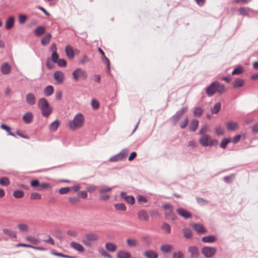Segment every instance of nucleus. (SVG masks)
I'll use <instances>...</instances> for the list:
<instances>
[{
  "instance_id": "ea45409f",
  "label": "nucleus",
  "mask_w": 258,
  "mask_h": 258,
  "mask_svg": "<svg viewBox=\"0 0 258 258\" xmlns=\"http://www.w3.org/2000/svg\"><path fill=\"white\" fill-rule=\"evenodd\" d=\"M183 236L188 239L191 238L192 236V232L189 228H184L183 229Z\"/></svg>"
},
{
  "instance_id": "f704fd0d",
  "label": "nucleus",
  "mask_w": 258,
  "mask_h": 258,
  "mask_svg": "<svg viewBox=\"0 0 258 258\" xmlns=\"http://www.w3.org/2000/svg\"><path fill=\"white\" fill-rule=\"evenodd\" d=\"M244 72L243 68L241 66L236 67L232 72V75H240Z\"/></svg>"
},
{
  "instance_id": "2eb2a0df",
  "label": "nucleus",
  "mask_w": 258,
  "mask_h": 258,
  "mask_svg": "<svg viewBox=\"0 0 258 258\" xmlns=\"http://www.w3.org/2000/svg\"><path fill=\"white\" fill-rule=\"evenodd\" d=\"M192 227L198 233L204 234L207 232L206 228L202 224L194 223Z\"/></svg>"
},
{
  "instance_id": "aec40b11",
  "label": "nucleus",
  "mask_w": 258,
  "mask_h": 258,
  "mask_svg": "<svg viewBox=\"0 0 258 258\" xmlns=\"http://www.w3.org/2000/svg\"><path fill=\"white\" fill-rule=\"evenodd\" d=\"M202 240L205 243H212L215 242L217 240V237L214 235H210L203 237Z\"/></svg>"
},
{
  "instance_id": "4c0bfd02",
  "label": "nucleus",
  "mask_w": 258,
  "mask_h": 258,
  "mask_svg": "<svg viewBox=\"0 0 258 258\" xmlns=\"http://www.w3.org/2000/svg\"><path fill=\"white\" fill-rule=\"evenodd\" d=\"M51 253L53 255L57 256L58 257H63V258H76V256H71V255L64 254L62 253L57 252H55L54 251H51Z\"/></svg>"
},
{
  "instance_id": "ddd939ff",
  "label": "nucleus",
  "mask_w": 258,
  "mask_h": 258,
  "mask_svg": "<svg viewBox=\"0 0 258 258\" xmlns=\"http://www.w3.org/2000/svg\"><path fill=\"white\" fill-rule=\"evenodd\" d=\"M54 78L59 84H62L64 80V74L60 71H56L53 75Z\"/></svg>"
},
{
  "instance_id": "4be33fe9",
  "label": "nucleus",
  "mask_w": 258,
  "mask_h": 258,
  "mask_svg": "<svg viewBox=\"0 0 258 258\" xmlns=\"http://www.w3.org/2000/svg\"><path fill=\"white\" fill-rule=\"evenodd\" d=\"M65 51H66L67 56L70 59H73L74 57V56H75L74 51L72 46H71L69 45H67L66 47V48H65Z\"/></svg>"
},
{
  "instance_id": "473e14b6",
  "label": "nucleus",
  "mask_w": 258,
  "mask_h": 258,
  "mask_svg": "<svg viewBox=\"0 0 258 258\" xmlns=\"http://www.w3.org/2000/svg\"><path fill=\"white\" fill-rule=\"evenodd\" d=\"M117 258H131L132 255L128 251H120L117 253Z\"/></svg>"
},
{
  "instance_id": "8fccbe9b",
  "label": "nucleus",
  "mask_w": 258,
  "mask_h": 258,
  "mask_svg": "<svg viewBox=\"0 0 258 258\" xmlns=\"http://www.w3.org/2000/svg\"><path fill=\"white\" fill-rule=\"evenodd\" d=\"M126 243L130 247H136L137 246V241L134 239L128 238L126 240Z\"/></svg>"
},
{
  "instance_id": "0eeeda50",
  "label": "nucleus",
  "mask_w": 258,
  "mask_h": 258,
  "mask_svg": "<svg viewBox=\"0 0 258 258\" xmlns=\"http://www.w3.org/2000/svg\"><path fill=\"white\" fill-rule=\"evenodd\" d=\"M127 155V150L126 149H123L120 153L112 156L110 159L109 161L111 162H117L120 160H123L126 158Z\"/></svg>"
},
{
  "instance_id": "774afa93",
  "label": "nucleus",
  "mask_w": 258,
  "mask_h": 258,
  "mask_svg": "<svg viewBox=\"0 0 258 258\" xmlns=\"http://www.w3.org/2000/svg\"><path fill=\"white\" fill-rule=\"evenodd\" d=\"M30 199L31 200H39L41 199V195L37 192H33L31 194Z\"/></svg>"
},
{
  "instance_id": "864d4df0",
  "label": "nucleus",
  "mask_w": 258,
  "mask_h": 258,
  "mask_svg": "<svg viewBox=\"0 0 258 258\" xmlns=\"http://www.w3.org/2000/svg\"><path fill=\"white\" fill-rule=\"evenodd\" d=\"M27 19V16L24 14H20L18 16L19 23L21 24L25 23Z\"/></svg>"
},
{
  "instance_id": "79ce46f5",
  "label": "nucleus",
  "mask_w": 258,
  "mask_h": 258,
  "mask_svg": "<svg viewBox=\"0 0 258 258\" xmlns=\"http://www.w3.org/2000/svg\"><path fill=\"white\" fill-rule=\"evenodd\" d=\"M3 232L4 234L9 235L12 238H16L17 237L16 232L9 229H4Z\"/></svg>"
},
{
  "instance_id": "1a4fd4ad",
  "label": "nucleus",
  "mask_w": 258,
  "mask_h": 258,
  "mask_svg": "<svg viewBox=\"0 0 258 258\" xmlns=\"http://www.w3.org/2000/svg\"><path fill=\"white\" fill-rule=\"evenodd\" d=\"M188 252L190 253L191 258H198L200 254L199 250L196 246H188Z\"/></svg>"
},
{
  "instance_id": "c756f323",
  "label": "nucleus",
  "mask_w": 258,
  "mask_h": 258,
  "mask_svg": "<svg viewBox=\"0 0 258 258\" xmlns=\"http://www.w3.org/2000/svg\"><path fill=\"white\" fill-rule=\"evenodd\" d=\"M51 37V34L50 33H47L42 38L41 40V44L43 46H46L49 43Z\"/></svg>"
},
{
  "instance_id": "e2e57ef3",
  "label": "nucleus",
  "mask_w": 258,
  "mask_h": 258,
  "mask_svg": "<svg viewBox=\"0 0 258 258\" xmlns=\"http://www.w3.org/2000/svg\"><path fill=\"white\" fill-rule=\"evenodd\" d=\"M184 254L181 251L173 253L172 258H184Z\"/></svg>"
},
{
  "instance_id": "b1692460",
  "label": "nucleus",
  "mask_w": 258,
  "mask_h": 258,
  "mask_svg": "<svg viewBox=\"0 0 258 258\" xmlns=\"http://www.w3.org/2000/svg\"><path fill=\"white\" fill-rule=\"evenodd\" d=\"M70 245L73 248L80 252H82L84 251V247L79 243L73 241L71 243Z\"/></svg>"
},
{
  "instance_id": "a18cd8bd",
  "label": "nucleus",
  "mask_w": 258,
  "mask_h": 258,
  "mask_svg": "<svg viewBox=\"0 0 258 258\" xmlns=\"http://www.w3.org/2000/svg\"><path fill=\"white\" fill-rule=\"evenodd\" d=\"M10 184V181L8 177H3L0 178V184L3 186H7Z\"/></svg>"
},
{
  "instance_id": "49530a36",
  "label": "nucleus",
  "mask_w": 258,
  "mask_h": 258,
  "mask_svg": "<svg viewBox=\"0 0 258 258\" xmlns=\"http://www.w3.org/2000/svg\"><path fill=\"white\" fill-rule=\"evenodd\" d=\"M115 209L118 211H125L126 209L125 205L123 203H116L114 205Z\"/></svg>"
},
{
  "instance_id": "a211bd4d",
  "label": "nucleus",
  "mask_w": 258,
  "mask_h": 258,
  "mask_svg": "<svg viewBox=\"0 0 258 258\" xmlns=\"http://www.w3.org/2000/svg\"><path fill=\"white\" fill-rule=\"evenodd\" d=\"M33 115L31 112H27L24 114L22 117L23 121L26 123L29 124L31 123L33 120Z\"/></svg>"
},
{
  "instance_id": "bb28decb",
  "label": "nucleus",
  "mask_w": 258,
  "mask_h": 258,
  "mask_svg": "<svg viewBox=\"0 0 258 258\" xmlns=\"http://www.w3.org/2000/svg\"><path fill=\"white\" fill-rule=\"evenodd\" d=\"M46 28L43 26H39L36 28L34 31L35 36L39 37L43 34L45 32Z\"/></svg>"
},
{
  "instance_id": "72a5a7b5",
  "label": "nucleus",
  "mask_w": 258,
  "mask_h": 258,
  "mask_svg": "<svg viewBox=\"0 0 258 258\" xmlns=\"http://www.w3.org/2000/svg\"><path fill=\"white\" fill-rule=\"evenodd\" d=\"M204 109L201 107H198L194 109L193 111L194 115L195 117H199L203 113Z\"/></svg>"
},
{
  "instance_id": "f257e3e1",
  "label": "nucleus",
  "mask_w": 258,
  "mask_h": 258,
  "mask_svg": "<svg viewBox=\"0 0 258 258\" xmlns=\"http://www.w3.org/2000/svg\"><path fill=\"white\" fill-rule=\"evenodd\" d=\"M38 105L41 109L42 115L43 116L47 117L51 113L52 109L46 98H40L38 102Z\"/></svg>"
},
{
  "instance_id": "20e7f679",
  "label": "nucleus",
  "mask_w": 258,
  "mask_h": 258,
  "mask_svg": "<svg viewBox=\"0 0 258 258\" xmlns=\"http://www.w3.org/2000/svg\"><path fill=\"white\" fill-rule=\"evenodd\" d=\"M187 106H183L180 109L176 111V113L171 117L170 120L174 124H176L179 118L187 111Z\"/></svg>"
},
{
  "instance_id": "052dcab7",
  "label": "nucleus",
  "mask_w": 258,
  "mask_h": 258,
  "mask_svg": "<svg viewBox=\"0 0 258 258\" xmlns=\"http://www.w3.org/2000/svg\"><path fill=\"white\" fill-rule=\"evenodd\" d=\"M209 126L207 124H205L199 131V134L201 135H206L205 133L208 132Z\"/></svg>"
},
{
  "instance_id": "dca6fc26",
  "label": "nucleus",
  "mask_w": 258,
  "mask_h": 258,
  "mask_svg": "<svg viewBox=\"0 0 258 258\" xmlns=\"http://www.w3.org/2000/svg\"><path fill=\"white\" fill-rule=\"evenodd\" d=\"M15 18L13 16H11L7 19L6 21L5 28L7 30L11 29L14 26Z\"/></svg>"
},
{
  "instance_id": "58836bf2",
  "label": "nucleus",
  "mask_w": 258,
  "mask_h": 258,
  "mask_svg": "<svg viewBox=\"0 0 258 258\" xmlns=\"http://www.w3.org/2000/svg\"><path fill=\"white\" fill-rule=\"evenodd\" d=\"M59 121L57 119L54 120L49 125V128L51 131H56L59 125Z\"/></svg>"
},
{
  "instance_id": "9d476101",
  "label": "nucleus",
  "mask_w": 258,
  "mask_h": 258,
  "mask_svg": "<svg viewBox=\"0 0 258 258\" xmlns=\"http://www.w3.org/2000/svg\"><path fill=\"white\" fill-rule=\"evenodd\" d=\"M99 52L102 55V60L104 61L107 66V73L109 74L110 73V63L109 59L105 56V53L103 50L100 47L98 48Z\"/></svg>"
},
{
  "instance_id": "5701e85b",
  "label": "nucleus",
  "mask_w": 258,
  "mask_h": 258,
  "mask_svg": "<svg viewBox=\"0 0 258 258\" xmlns=\"http://www.w3.org/2000/svg\"><path fill=\"white\" fill-rule=\"evenodd\" d=\"M249 11L253 12V10L249 8L245 7H241L239 10L240 15L243 16L247 17L248 18L251 17V16L249 15L248 13V12Z\"/></svg>"
},
{
  "instance_id": "9b49d317",
  "label": "nucleus",
  "mask_w": 258,
  "mask_h": 258,
  "mask_svg": "<svg viewBox=\"0 0 258 258\" xmlns=\"http://www.w3.org/2000/svg\"><path fill=\"white\" fill-rule=\"evenodd\" d=\"M176 212L179 215L185 219H189L192 217L191 213L183 208H178L176 210Z\"/></svg>"
},
{
  "instance_id": "0e129e2a",
  "label": "nucleus",
  "mask_w": 258,
  "mask_h": 258,
  "mask_svg": "<svg viewBox=\"0 0 258 258\" xmlns=\"http://www.w3.org/2000/svg\"><path fill=\"white\" fill-rule=\"evenodd\" d=\"M30 185L31 186L33 187H35V188L38 187L39 188V185H40V183L38 179H35L32 180L30 181Z\"/></svg>"
},
{
  "instance_id": "39448f33",
  "label": "nucleus",
  "mask_w": 258,
  "mask_h": 258,
  "mask_svg": "<svg viewBox=\"0 0 258 258\" xmlns=\"http://www.w3.org/2000/svg\"><path fill=\"white\" fill-rule=\"evenodd\" d=\"M217 251V249L214 247L204 246L202 249V253L206 258H211L214 256Z\"/></svg>"
},
{
  "instance_id": "4d7b16f0",
  "label": "nucleus",
  "mask_w": 258,
  "mask_h": 258,
  "mask_svg": "<svg viewBox=\"0 0 258 258\" xmlns=\"http://www.w3.org/2000/svg\"><path fill=\"white\" fill-rule=\"evenodd\" d=\"M18 227L21 231L25 232L27 231L29 229V227L25 224H19Z\"/></svg>"
},
{
  "instance_id": "a878e982",
  "label": "nucleus",
  "mask_w": 258,
  "mask_h": 258,
  "mask_svg": "<svg viewBox=\"0 0 258 258\" xmlns=\"http://www.w3.org/2000/svg\"><path fill=\"white\" fill-rule=\"evenodd\" d=\"M199 126V121L197 119H193L190 122L189 130L191 132H195Z\"/></svg>"
},
{
  "instance_id": "6e6552de",
  "label": "nucleus",
  "mask_w": 258,
  "mask_h": 258,
  "mask_svg": "<svg viewBox=\"0 0 258 258\" xmlns=\"http://www.w3.org/2000/svg\"><path fill=\"white\" fill-rule=\"evenodd\" d=\"M112 190V188L107 186H104L99 189V192L100 194V199L103 201H106L110 198L108 194H104L105 192H109Z\"/></svg>"
},
{
  "instance_id": "680f3d73",
  "label": "nucleus",
  "mask_w": 258,
  "mask_h": 258,
  "mask_svg": "<svg viewBox=\"0 0 258 258\" xmlns=\"http://www.w3.org/2000/svg\"><path fill=\"white\" fill-rule=\"evenodd\" d=\"M233 174H231L228 176H225L224 177L223 180L224 182L227 183H231L233 181Z\"/></svg>"
},
{
  "instance_id": "69168bd1",
  "label": "nucleus",
  "mask_w": 258,
  "mask_h": 258,
  "mask_svg": "<svg viewBox=\"0 0 258 258\" xmlns=\"http://www.w3.org/2000/svg\"><path fill=\"white\" fill-rule=\"evenodd\" d=\"M87 191L86 190L81 191L78 194V198H81L82 199H86L87 198Z\"/></svg>"
},
{
  "instance_id": "e433bc0d",
  "label": "nucleus",
  "mask_w": 258,
  "mask_h": 258,
  "mask_svg": "<svg viewBox=\"0 0 258 258\" xmlns=\"http://www.w3.org/2000/svg\"><path fill=\"white\" fill-rule=\"evenodd\" d=\"M231 142H232V140H231V138H225L222 140V141L220 143V147L223 149H225L226 148L227 145Z\"/></svg>"
},
{
  "instance_id": "603ef678",
  "label": "nucleus",
  "mask_w": 258,
  "mask_h": 258,
  "mask_svg": "<svg viewBox=\"0 0 258 258\" xmlns=\"http://www.w3.org/2000/svg\"><path fill=\"white\" fill-rule=\"evenodd\" d=\"M162 229L165 230L168 234H169L171 232V226L167 223H163L162 225Z\"/></svg>"
},
{
  "instance_id": "6ab92c4d",
  "label": "nucleus",
  "mask_w": 258,
  "mask_h": 258,
  "mask_svg": "<svg viewBox=\"0 0 258 258\" xmlns=\"http://www.w3.org/2000/svg\"><path fill=\"white\" fill-rule=\"evenodd\" d=\"M26 100L28 104L30 105H34L36 103V97L34 94L30 93L27 94Z\"/></svg>"
},
{
  "instance_id": "3c124183",
  "label": "nucleus",
  "mask_w": 258,
  "mask_h": 258,
  "mask_svg": "<svg viewBox=\"0 0 258 258\" xmlns=\"http://www.w3.org/2000/svg\"><path fill=\"white\" fill-rule=\"evenodd\" d=\"M165 215L166 217L169 218L172 220H174L176 219V216L173 211V209L168 211L166 212Z\"/></svg>"
},
{
  "instance_id": "09e8293b",
  "label": "nucleus",
  "mask_w": 258,
  "mask_h": 258,
  "mask_svg": "<svg viewBox=\"0 0 258 258\" xmlns=\"http://www.w3.org/2000/svg\"><path fill=\"white\" fill-rule=\"evenodd\" d=\"M172 248V246L170 244L163 245L161 246V250L166 253L169 252Z\"/></svg>"
},
{
  "instance_id": "6e6d98bb",
  "label": "nucleus",
  "mask_w": 258,
  "mask_h": 258,
  "mask_svg": "<svg viewBox=\"0 0 258 258\" xmlns=\"http://www.w3.org/2000/svg\"><path fill=\"white\" fill-rule=\"evenodd\" d=\"M71 189V187L69 186L61 187L59 189V193L61 195L66 194H68Z\"/></svg>"
},
{
  "instance_id": "4468645a",
  "label": "nucleus",
  "mask_w": 258,
  "mask_h": 258,
  "mask_svg": "<svg viewBox=\"0 0 258 258\" xmlns=\"http://www.w3.org/2000/svg\"><path fill=\"white\" fill-rule=\"evenodd\" d=\"M201 137L199 139L200 144L203 147L209 146V143L210 140V136L209 135H201Z\"/></svg>"
},
{
  "instance_id": "f03ea898",
  "label": "nucleus",
  "mask_w": 258,
  "mask_h": 258,
  "mask_svg": "<svg viewBox=\"0 0 258 258\" xmlns=\"http://www.w3.org/2000/svg\"><path fill=\"white\" fill-rule=\"evenodd\" d=\"M73 79L78 82L79 80L85 81L88 77L87 72L81 68L75 69L72 73Z\"/></svg>"
},
{
  "instance_id": "c9c22d12",
  "label": "nucleus",
  "mask_w": 258,
  "mask_h": 258,
  "mask_svg": "<svg viewBox=\"0 0 258 258\" xmlns=\"http://www.w3.org/2000/svg\"><path fill=\"white\" fill-rule=\"evenodd\" d=\"M221 103L220 102L216 103L214 106L211 108V112L213 114H217L220 110Z\"/></svg>"
},
{
  "instance_id": "7ed1b4c3",
  "label": "nucleus",
  "mask_w": 258,
  "mask_h": 258,
  "mask_svg": "<svg viewBox=\"0 0 258 258\" xmlns=\"http://www.w3.org/2000/svg\"><path fill=\"white\" fill-rule=\"evenodd\" d=\"M84 122V116L82 113H78L75 115L73 120L70 122V126L72 129L79 128L83 125Z\"/></svg>"
},
{
  "instance_id": "338daca9",
  "label": "nucleus",
  "mask_w": 258,
  "mask_h": 258,
  "mask_svg": "<svg viewBox=\"0 0 258 258\" xmlns=\"http://www.w3.org/2000/svg\"><path fill=\"white\" fill-rule=\"evenodd\" d=\"M56 63H57V65L60 67H65L67 64V61L62 58L59 59Z\"/></svg>"
},
{
  "instance_id": "412c9836",
  "label": "nucleus",
  "mask_w": 258,
  "mask_h": 258,
  "mask_svg": "<svg viewBox=\"0 0 258 258\" xmlns=\"http://www.w3.org/2000/svg\"><path fill=\"white\" fill-rule=\"evenodd\" d=\"M11 70V68L10 64L8 62H5L2 64L1 71L3 74H9L10 73Z\"/></svg>"
},
{
  "instance_id": "393cba45",
  "label": "nucleus",
  "mask_w": 258,
  "mask_h": 258,
  "mask_svg": "<svg viewBox=\"0 0 258 258\" xmlns=\"http://www.w3.org/2000/svg\"><path fill=\"white\" fill-rule=\"evenodd\" d=\"M244 84V80L243 79L237 78L235 79L233 83V87L237 89L242 87Z\"/></svg>"
},
{
  "instance_id": "7c9ffc66",
  "label": "nucleus",
  "mask_w": 258,
  "mask_h": 258,
  "mask_svg": "<svg viewBox=\"0 0 258 258\" xmlns=\"http://www.w3.org/2000/svg\"><path fill=\"white\" fill-rule=\"evenodd\" d=\"M85 236L89 241H95L98 240V236L95 233H90L85 234Z\"/></svg>"
},
{
  "instance_id": "f3484780",
  "label": "nucleus",
  "mask_w": 258,
  "mask_h": 258,
  "mask_svg": "<svg viewBox=\"0 0 258 258\" xmlns=\"http://www.w3.org/2000/svg\"><path fill=\"white\" fill-rule=\"evenodd\" d=\"M121 197L124 199L128 203L133 205L135 202V199L132 196H127L125 192L121 191L120 193Z\"/></svg>"
},
{
  "instance_id": "cd10ccee",
  "label": "nucleus",
  "mask_w": 258,
  "mask_h": 258,
  "mask_svg": "<svg viewBox=\"0 0 258 258\" xmlns=\"http://www.w3.org/2000/svg\"><path fill=\"white\" fill-rule=\"evenodd\" d=\"M43 92L45 96H50L54 92V88L52 85H48L44 89Z\"/></svg>"
},
{
  "instance_id": "de8ad7c7",
  "label": "nucleus",
  "mask_w": 258,
  "mask_h": 258,
  "mask_svg": "<svg viewBox=\"0 0 258 258\" xmlns=\"http://www.w3.org/2000/svg\"><path fill=\"white\" fill-rule=\"evenodd\" d=\"M26 239L34 244H36L40 242L39 239L31 236H27Z\"/></svg>"
},
{
  "instance_id": "423d86ee",
  "label": "nucleus",
  "mask_w": 258,
  "mask_h": 258,
  "mask_svg": "<svg viewBox=\"0 0 258 258\" xmlns=\"http://www.w3.org/2000/svg\"><path fill=\"white\" fill-rule=\"evenodd\" d=\"M219 82L217 81L213 82L206 89V93L209 97L212 96L217 91Z\"/></svg>"
},
{
  "instance_id": "5fc2aeb1",
  "label": "nucleus",
  "mask_w": 258,
  "mask_h": 258,
  "mask_svg": "<svg viewBox=\"0 0 258 258\" xmlns=\"http://www.w3.org/2000/svg\"><path fill=\"white\" fill-rule=\"evenodd\" d=\"M54 235L57 239L60 240H62L64 238V237L63 236L62 234V231L59 229H57L55 230Z\"/></svg>"
},
{
  "instance_id": "a19ab883",
  "label": "nucleus",
  "mask_w": 258,
  "mask_h": 258,
  "mask_svg": "<svg viewBox=\"0 0 258 258\" xmlns=\"http://www.w3.org/2000/svg\"><path fill=\"white\" fill-rule=\"evenodd\" d=\"M226 125L227 129L230 131L235 130L237 126L236 123L233 121L227 122Z\"/></svg>"
},
{
  "instance_id": "13d9d810",
  "label": "nucleus",
  "mask_w": 258,
  "mask_h": 258,
  "mask_svg": "<svg viewBox=\"0 0 258 258\" xmlns=\"http://www.w3.org/2000/svg\"><path fill=\"white\" fill-rule=\"evenodd\" d=\"M91 105L92 108L96 110L99 108V102L95 99H93L91 100Z\"/></svg>"
},
{
  "instance_id": "37998d69",
  "label": "nucleus",
  "mask_w": 258,
  "mask_h": 258,
  "mask_svg": "<svg viewBox=\"0 0 258 258\" xmlns=\"http://www.w3.org/2000/svg\"><path fill=\"white\" fill-rule=\"evenodd\" d=\"M13 196L17 199H21L24 196V192L21 190H16L13 192Z\"/></svg>"
},
{
  "instance_id": "c85d7f7f",
  "label": "nucleus",
  "mask_w": 258,
  "mask_h": 258,
  "mask_svg": "<svg viewBox=\"0 0 258 258\" xmlns=\"http://www.w3.org/2000/svg\"><path fill=\"white\" fill-rule=\"evenodd\" d=\"M144 255L147 258H158V254L153 250H147L144 252Z\"/></svg>"
},
{
  "instance_id": "bf43d9fd",
  "label": "nucleus",
  "mask_w": 258,
  "mask_h": 258,
  "mask_svg": "<svg viewBox=\"0 0 258 258\" xmlns=\"http://www.w3.org/2000/svg\"><path fill=\"white\" fill-rule=\"evenodd\" d=\"M59 55L57 52H52L51 54V60L54 62L56 63L59 59Z\"/></svg>"
},
{
  "instance_id": "2f4dec72",
  "label": "nucleus",
  "mask_w": 258,
  "mask_h": 258,
  "mask_svg": "<svg viewBox=\"0 0 258 258\" xmlns=\"http://www.w3.org/2000/svg\"><path fill=\"white\" fill-rule=\"evenodd\" d=\"M1 128L8 132V135H10L15 138H17L16 135L14 133L11 132V127L7 125L6 124L2 123L1 125Z\"/></svg>"
},
{
  "instance_id": "c03bdc74",
  "label": "nucleus",
  "mask_w": 258,
  "mask_h": 258,
  "mask_svg": "<svg viewBox=\"0 0 258 258\" xmlns=\"http://www.w3.org/2000/svg\"><path fill=\"white\" fill-rule=\"evenodd\" d=\"M106 248L111 252H114L116 249V246L114 243L108 242L105 245Z\"/></svg>"
},
{
  "instance_id": "f8f14e48",
  "label": "nucleus",
  "mask_w": 258,
  "mask_h": 258,
  "mask_svg": "<svg viewBox=\"0 0 258 258\" xmlns=\"http://www.w3.org/2000/svg\"><path fill=\"white\" fill-rule=\"evenodd\" d=\"M138 218L141 221H147L149 220V216L147 212L144 210H140L138 212Z\"/></svg>"
}]
</instances>
